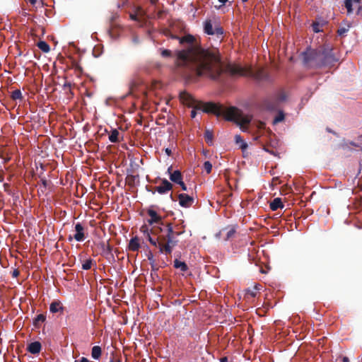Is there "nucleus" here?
I'll return each instance as SVG.
<instances>
[{"mask_svg": "<svg viewBox=\"0 0 362 362\" xmlns=\"http://www.w3.org/2000/svg\"><path fill=\"white\" fill-rule=\"evenodd\" d=\"M171 39L179 40L180 43L185 45L182 50L175 52L176 71L187 80L194 76L216 78L221 71L220 57L209 49H203L194 36L187 35L180 37L170 34Z\"/></svg>", "mask_w": 362, "mask_h": 362, "instance_id": "obj_1", "label": "nucleus"}, {"mask_svg": "<svg viewBox=\"0 0 362 362\" xmlns=\"http://www.w3.org/2000/svg\"><path fill=\"white\" fill-rule=\"evenodd\" d=\"M303 57L305 66L311 69L332 67L338 61L332 49L329 47L308 49L303 53Z\"/></svg>", "mask_w": 362, "mask_h": 362, "instance_id": "obj_2", "label": "nucleus"}, {"mask_svg": "<svg viewBox=\"0 0 362 362\" xmlns=\"http://www.w3.org/2000/svg\"><path fill=\"white\" fill-rule=\"evenodd\" d=\"M220 67L221 71L216 78H211L214 81H221L226 74H229L232 76H250L252 77L259 81H271V77L269 74L265 71L264 68H257L253 69L251 66L250 67H242L239 65L228 64L226 66H223V63L220 60Z\"/></svg>", "mask_w": 362, "mask_h": 362, "instance_id": "obj_3", "label": "nucleus"}, {"mask_svg": "<svg viewBox=\"0 0 362 362\" xmlns=\"http://www.w3.org/2000/svg\"><path fill=\"white\" fill-rule=\"evenodd\" d=\"M180 100L184 105L194 107L197 110H202L206 113H212L220 116L223 113V107L214 103H204L197 100L191 94L186 91H182L179 95Z\"/></svg>", "mask_w": 362, "mask_h": 362, "instance_id": "obj_4", "label": "nucleus"}, {"mask_svg": "<svg viewBox=\"0 0 362 362\" xmlns=\"http://www.w3.org/2000/svg\"><path fill=\"white\" fill-rule=\"evenodd\" d=\"M185 226H182L180 227L179 225L173 226L172 223H167L165 229V234H161V240H165V245L162 247L160 249L161 253L165 255L171 254L173 249L177 245L178 240H176V237L179 236L185 233Z\"/></svg>", "mask_w": 362, "mask_h": 362, "instance_id": "obj_5", "label": "nucleus"}, {"mask_svg": "<svg viewBox=\"0 0 362 362\" xmlns=\"http://www.w3.org/2000/svg\"><path fill=\"white\" fill-rule=\"evenodd\" d=\"M204 31L209 35L220 37L223 34V29L216 16L207 18L204 22Z\"/></svg>", "mask_w": 362, "mask_h": 362, "instance_id": "obj_6", "label": "nucleus"}, {"mask_svg": "<svg viewBox=\"0 0 362 362\" xmlns=\"http://www.w3.org/2000/svg\"><path fill=\"white\" fill-rule=\"evenodd\" d=\"M226 118L228 121H234L241 125L250 122V118L241 115L235 107H230L226 112Z\"/></svg>", "mask_w": 362, "mask_h": 362, "instance_id": "obj_7", "label": "nucleus"}, {"mask_svg": "<svg viewBox=\"0 0 362 362\" xmlns=\"http://www.w3.org/2000/svg\"><path fill=\"white\" fill-rule=\"evenodd\" d=\"M160 181H161L160 185L158 186H156L155 187V190L152 191L153 194H155V192H157L158 193H159L160 194H164L173 189V185L168 180H166L165 178H163V179H161Z\"/></svg>", "mask_w": 362, "mask_h": 362, "instance_id": "obj_8", "label": "nucleus"}, {"mask_svg": "<svg viewBox=\"0 0 362 362\" xmlns=\"http://www.w3.org/2000/svg\"><path fill=\"white\" fill-rule=\"evenodd\" d=\"M147 214L151 218L150 219L148 220V223L150 225L158 223L164 226V223L162 221V217L159 214H158V213L155 210L150 208L147 210Z\"/></svg>", "mask_w": 362, "mask_h": 362, "instance_id": "obj_9", "label": "nucleus"}, {"mask_svg": "<svg viewBox=\"0 0 362 362\" xmlns=\"http://www.w3.org/2000/svg\"><path fill=\"white\" fill-rule=\"evenodd\" d=\"M178 200L180 205L185 208L190 207L194 203V198L187 194H180Z\"/></svg>", "mask_w": 362, "mask_h": 362, "instance_id": "obj_10", "label": "nucleus"}, {"mask_svg": "<svg viewBox=\"0 0 362 362\" xmlns=\"http://www.w3.org/2000/svg\"><path fill=\"white\" fill-rule=\"evenodd\" d=\"M262 106L267 110L274 111L278 109L279 101L274 98L266 99L263 101Z\"/></svg>", "mask_w": 362, "mask_h": 362, "instance_id": "obj_11", "label": "nucleus"}, {"mask_svg": "<svg viewBox=\"0 0 362 362\" xmlns=\"http://www.w3.org/2000/svg\"><path fill=\"white\" fill-rule=\"evenodd\" d=\"M76 234L74 235V239L78 242H81L85 239L84 228L81 223H77L75 225Z\"/></svg>", "mask_w": 362, "mask_h": 362, "instance_id": "obj_12", "label": "nucleus"}, {"mask_svg": "<svg viewBox=\"0 0 362 362\" xmlns=\"http://www.w3.org/2000/svg\"><path fill=\"white\" fill-rule=\"evenodd\" d=\"M148 240L155 247H158L159 248V252H160V249L163 245H165V240H161V235H160L156 239H153L151 238L149 233H147Z\"/></svg>", "mask_w": 362, "mask_h": 362, "instance_id": "obj_13", "label": "nucleus"}, {"mask_svg": "<svg viewBox=\"0 0 362 362\" xmlns=\"http://www.w3.org/2000/svg\"><path fill=\"white\" fill-rule=\"evenodd\" d=\"M42 345L39 341H34L29 344L27 346V351L32 354H37L40 352Z\"/></svg>", "mask_w": 362, "mask_h": 362, "instance_id": "obj_14", "label": "nucleus"}, {"mask_svg": "<svg viewBox=\"0 0 362 362\" xmlns=\"http://www.w3.org/2000/svg\"><path fill=\"white\" fill-rule=\"evenodd\" d=\"M65 308L59 300L53 301L49 305V311L52 313L60 312L62 313Z\"/></svg>", "mask_w": 362, "mask_h": 362, "instance_id": "obj_15", "label": "nucleus"}, {"mask_svg": "<svg viewBox=\"0 0 362 362\" xmlns=\"http://www.w3.org/2000/svg\"><path fill=\"white\" fill-rule=\"evenodd\" d=\"M141 247L140 240L137 236L132 238L129 243L128 249L129 250L136 252L139 251Z\"/></svg>", "mask_w": 362, "mask_h": 362, "instance_id": "obj_16", "label": "nucleus"}, {"mask_svg": "<svg viewBox=\"0 0 362 362\" xmlns=\"http://www.w3.org/2000/svg\"><path fill=\"white\" fill-rule=\"evenodd\" d=\"M284 206L281 198H275L269 205L271 210L276 211L278 209H283Z\"/></svg>", "mask_w": 362, "mask_h": 362, "instance_id": "obj_17", "label": "nucleus"}, {"mask_svg": "<svg viewBox=\"0 0 362 362\" xmlns=\"http://www.w3.org/2000/svg\"><path fill=\"white\" fill-rule=\"evenodd\" d=\"M170 179L172 182L175 183L181 182L182 180V175L180 170H175L173 173H170Z\"/></svg>", "mask_w": 362, "mask_h": 362, "instance_id": "obj_18", "label": "nucleus"}, {"mask_svg": "<svg viewBox=\"0 0 362 362\" xmlns=\"http://www.w3.org/2000/svg\"><path fill=\"white\" fill-rule=\"evenodd\" d=\"M174 267L180 269L182 272H185L188 270V266L185 262H181L177 259L174 261Z\"/></svg>", "mask_w": 362, "mask_h": 362, "instance_id": "obj_19", "label": "nucleus"}, {"mask_svg": "<svg viewBox=\"0 0 362 362\" xmlns=\"http://www.w3.org/2000/svg\"><path fill=\"white\" fill-rule=\"evenodd\" d=\"M119 131L116 129H114L111 131L110 134H109V140L112 143H118L119 141Z\"/></svg>", "mask_w": 362, "mask_h": 362, "instance_id": "obj_20", "label": "nucleus"}, {"mask_svg": "<svg viewBox=\"0 0 362 362\" xmlns=\"http://www.w3.org/2000/svg\"><path fill=\"white\" fill-rule=\"evenodd\" d=\"M102 354V349L101 347L99 346H94L92 348L91 351V356L93 358L98 360L100 358Z\"/></svg>", "mask_w": 362, "mask_h": 362, "instance_id": "obj_21", "label": "nucleus"}, {"mask_svg": "<svg viewBox=\"0 0 362 362\" xmlns=\"http://www.w3.org/2000/svg\"><path fill=\"white\" fill-rule=\"evenodd\" d=\"M46 320V316L43 314H40L36 316V317L33 320V325L35 327H38L40 324L45 322Z\"/></svg>", "mask_w": 362, "mask_h": 362, "instance_id": "obj_22", "label": "nucleus"}, {"mask_svg": "<svg viewBox=\"0 0 362 362\" xmlns=\"http://www.w3.org/2000/svg\"><path fill=\"white\" fill-rule=\"evenodd\" d=\"M38 48L43 52L47 53L50 50L49 45L45 41H40L37 43Z\"/></svg>", "mask_w": 362, "mask_h": 362, "instance_id": "obj_23", "label": "nucleus"}, {"mask_svg": "<svg viewBox=\"0 0 362 362\" xmlns=\"http://www.w3.org/2000/svg\"><path fill=\"white\" fill-rule=\"evenodd\" d=\"M213 138L214 136L212 132H211L209 129H206L204 132V139L206 140V142L208 144L211 145L213 143Z\"/></svg>", "mask_w": 362, "mask_h": 362, "instance_id": "obj_24", "label": "nucleus"}, {"mask_svg": "<svg viewBox=\"0 0 362 362\" xmlns=\"http://www.w3.org/2000/svg\"><path fill=\"white\" fill-rule=\"evenodd\" d=\"M11 98L13 100H23V95H22V93H21V90L16 89V90H13L11 93Z\"/></svg>", "mask_w": 362, "mask_h": 362, "instance_id": "obj_25", "label": "nucleus"}, {"mask_svg": "<svg viewBox=\"0 0 362 362\" xmlns=\"http://www.w3.org/2000/svg\"><path fill=\"white\" fill-rule=\"evenodd\" d=\"M285 115L282 110H279L278 115L275 117V118L273 120V124H276L281 122H283L284 120Z\"/></svg>", "mask_w": 362, "mask_h": 362, "instance_id": "obj_26", "label": "nucleus"}, {"mask_svg": "<svg viewBox=\"0 0 362 362\" xmlns=\"http://www.w3.org/2000/svg\"><path fill=\"white\" fill-rule=\"evenodd\" d=\"M159 51L161 57L163 58H171L173 57V52L170 49L160 48Z\"/></svg>", "mask_w": 362, "mask_h": 362, "instance_id": "obj_27", "label": "nucleus"}, {"mask_svg": "<svg viewBox=\"0 0 362 362\" xmlns=\"http://www.w3.org/2000/svg\"><path fill=\"white\" fill-rule=\"evenodd\" d=\"M235 141L236 144H240V148L242 149H245L247 147V144L244 142L243 139H242L240 135H235Z\"/></svg>", "mask_w": 362, "mask_h": 362, "instance_id": "obj_28", "label": "nucleus"}, {"mask_svg": "<svg viewBox=\"0 0 362 362\" xmlns=\"http://www.w3.org/2000/svg\"><path fill=\"white\" fill-rule=\"evenodd\" d=\"M93 261L90 258L86 259L82 264V269L83 270H88V269H90L91 268L92 265H93Z\"/></svg>", "mask_w": 362, "mask_h": 362, "instance_id": "obj_29", "label": "nucleus"}, {"mask_svg": "<svg viewBox=\"0 0 362 362\" xmlns=\"http://www.w3.org/2000/svg\"><path fill=\"white\" fill-rule=\"evenodd\" d=\"M350 27L351 25L349 23H346V26L340 27L337 30L338 35L340 36L344 35L349 30Z\"/></svg>", "mask_w": 362, "mask_h": 362, "instance_id": "obj_30", "label": "nucleus"}, {"mask_svg": "<svg viewBox=\"0 0 362 362\" xmlns=\"http://www.w3.org/2000/svg\"><path fill=\"white\" fill-rule=\"evenodd\" d=\"M354 0H345L344 5L345 7L347 9V14H351L353 12L352 9V5H353Z\"/></svg>", "mask_w": 362, "mask_h": 362, "instance_id": "obj_31", "label": "nucleus"}, {"mask_svg": "<svg viewBox=\"0 0 362 362\" xmlns=\"http://www.w3.org/2000/svg\"><path fill=\"white\" fill-rule=\"evenodd\" d=\"M235 233H236V230L234 227L230 228L226 233V237L225 238V240H228L230 238H232L234 236V235L235 234Z\"/></svg>", "mask_w": 362, "mask_h": 362, "instance_id": "obj_32", "label": "nucleus"}, {"mask_svg": "<svg viewBox=\"0 0 362 362\" xmlns=\"http://www.w3.org/2000/svg\"><path fill=\"white\" fill-rule=\"evenodd\" d=\"M322 26V25L318 22H313L312 24L313 30L315 33H319V32L322 31V29H321Z\"/></svg>", "mask_w": 362, "mask_h": 362, "instance_id": "obj_33", "label": "nucleus"}, {"mask_svg": "<svg viewBox=\"0 0 362 362\" xmlns=\"http://www.w3.org/2000/svg\"><path fill=\"white\" fill-rule=\"evenodd\" d=\"M103 252L105 254V255H109V254H111L112 252V246L110 245V244H103Z\"/></svg>", "mask_w": 362, "mask_h": 362, "instance_id": "obj_34", "label": "nucleus"}, {"mask_svg": "<svg viewBox=\"0 0 362 362\" xmlns=\"http://www.w3.org/2000/svg\"><path fill=\"white\" fill-rule=\"evenodd\" d=\"M204 168L205 171L209 174L212 170V164L209 161H205L204 163Z\"/></svg>", "mask_w": 362, "mask_h": 362, "instance_id": "obj_35", "label": "nucleus"}, {"mask_svg": "<svg viewBox=\"0 0 362 362\" xmlns=\"http://www.w3.org/2000/svg\"><path fill=\"white\" fill-rule=\"evenodd\" d=\"M142 11H143L142 8L141 7H138L136 8V13L130 14L131 19L134 20V21H137L138 20L137 15L141 13Z\"/></svg>", "mask_w": 362, "mask_h": 362, "instance_id": "obj_36", "label": "nucleus"}, {"mask_svg": "<svg viewBox=\"0 0 362 362\" xmlns=\"http://www.w3.org/2000/svg\"><path fill=\"white\" fill-rule=\"evenodd\" d=\"M246 294L252 298H255L257 296V292L253 288H248L246 291Z\"/></svg>", "mask_w": 362, "mask_h": 362, "instance_id": "obj_37", "label": "nucleus"}, {"mask_svg": "<svg viewBox=\"0 0 362 362\" xmlns=\"http://www.w3.org/2000/svg\"><path fill=\"white\" fill-rule=\"evenodd\" d=\"M148 259L150 261V263L151 262H155V259H153V253L150 251L148 254Z\"/></svg>", "mask_w": 362, "mask_h": 362, "instance_id": "obj_38", "label": "nucleus"}, {"mask_svg": "<svg viewBox=\"0 0 362 362\" xmlns=\"http://www.w3.org/2000/svg\"><path fill=\"white\" fill-rule=\"evenodd\" d=\"M151 270L153 271V272H157L158 270V267L156 266V264H155V262H151Z\"/></svg>", "mask_w": 362, "mask_h": 362, "instance_id": "obj_39", "label": "nucleus"}, {"mask_svg": "<svg viewBox=\"0 0 362 362\" xmlns=\"http://www.w3.org/2000/svg\"><path fill=\"white\" fill-rule=\"evenodd\" d=\"M20 274V272L17 269H15L13 272H12V276L13 278H16L19 276Z\"/></svg>", "mask_w": 362, "mask_h": 362, "instance_id": "obj_40", "label": "nucleus"}, {"mask_svg": "<svg viewBox=\"0 0 362 362\" xmlns=\"http://www.w3.org/2000/svg\"><path fill=\"white\" fill-rule=\"evenodd\" d=\"M177 184H178L179 185H180V187H181V188H182V189L183 191H187V186H186V185L183 182V181H182V180H181V182H178Z\"/></svg>", "mask_w": 362, "mask_h": 362, "instance_id": "obj_41", "label": "nucleus"}, {"mask_svg": "<svg viewBox=\"0 0 362 362\" xmlns=\"http://www.w3.org/2000/svg\"><path fill=\"white\" fill-rule=\"evenodd\" d=\"M43 187L46 188L48 185V181L45 178H41L40 180Z\"/></svg>", "mask_w": 362, "mask_h": 362, "instance_id": "obj_42", "label": "nucleus"}, {"mask_svg": "<svg viewBox=\"0 0 362 362\" xmlns=\"http://www.w3.org/2000/svg\"><path fill=\"white\" fill-rule=\"evenodd\" d=\"M74 362H89V361L88 358H86L85 357H82L78 360H76Z\"/></svg>", "mask_w": 362, "mask_h": 362, "instance_id": "obj_43", "label": "nucleus"}, {"mask_svg": "<svg viewBox=\"0 0 362 362\" xmlns=\"http://www.w3.org/2000/svg\"><path fill=\"white\" fill-rule=\"evenodd\" d=\"M262 288V286L259 284H257L254 286V287L252 288L256 292L259 290H260Z\"/></svg>", "mask_w": 362, "mask_h": 362, "instance_id": "obj_44", "label": "nucleus"}, {"mask_svg": "<svg viewBox=\"0 0 362 362\" xmlns=\"http://www.w3.org/2000/svg\"><path fill=\"white\" fill-rule=\"evenodd\" d=\"M279 102V101H283L285 100V95L284 94H280L278 97V98L276 99Z\"/></svg>", "mask_w": 362, "mask_h": 362, "instance_id": "obj_45", "label": "nucleus"}, {"mask_svg": "<svg viewBox=\"0 0 362 362\" xmlns=\"http://www.w3.org/2000/svg\"><path fill=\"white\" fill-rule=\"evenodd\" d=\"M192 108H193V110L191 112V117L192 118H194L197 115V112H196L197 109H195L194 107H192Z\"/></svg>", "mask_w": 362, "mask_h": 362, "instance_id": "obj_46", "label": "nucleus"}, {"mask_svg": "<svg viewBox=\"0 0 362 362\" xmlns=\"http://www.w3.org/2000/svg\"><path fill=\"white\" fill-rule=\"evenodd\" d=\"M165 153H166L168 156H171V155H172V151H171L170 148H166L165 149Z\"/></svg>", "mask_w": 362, "mask_h": 362, "instance_id": "obj_47", "label": "nucleus"}, {"mask_svg": "<svg viewBox=\"0 0 362 362\" xmlns=\"http://www.w3.org/2000/svg\"><path fill=\"white\" fill-rule=\"evenodd\" d=\"M70 88H71V84L69 83H66L64 85V90L69 89Z\"/></svg>", "mask_w": 362, "mask_h": 362, "instance_id": "obj_48", "label": "nucleus"}, {"mask_svg": "<svg viewBox=\"0 0 362 362\" xmlns=\"http://www.w3.org/2000/svg\"><path fill=\"white\" fill-rule=\"evenodd\" d=\"M357 15L362 16V6H359L357 10Z\"/></svg>", "mask_w": 362, "mask_h": 362, "instance_id": "obj_49", "label": "nucleus"}, {"mask_svg": "<svg viewBox=\"0 0 362 362\" xmlns=\"http://www.w3.org/2000/svg\"><path fill=\"white\" fill-rule=\"evenodd\" d=\"M342 362H349V359L346 356H344L342 358Z\"/></svg>", "mask_w": 362, "mask_h": 362, "instance_id": "obj_50", "label": "nucleus"}, {"mask_svg": "<svg viewBox=\"0 0 362 362\" xmlns=\"http://www.w3.org/2000/svg\"><path fill=\"white\" fill-rule=\"evenodd\" d=\"M220 362H228V358L226 357H223L221 358Z\"/></svg>", "mask_w": 362, "mask_h": 362, "instance_id": "obj_51", "label": "nucleus"}, {"mask_svg": "<svg viewBox=\"0 0 362 362\" xmlns=\"http://www.w3.org/2000/svg\"><path fill=\"white\" fill-rule=\"evenodd\" d=\"M29 2L32 4V5H35L37 2V0H28Z\"/></svg>", "mask_w": 362, "mask_h": 362, "instance_id": "obj_52", "label": "nucleus"}, {"mask_svg": "<svg viewBox=\"0 0 362 362\" xmlns=\"http://www.w3.org/2000/svg\"><path fill=\"white\" fill-rule=\"evenodd\" d=\"M218 1L221 3L222 5H224L228 1V0H218Z\"/></svg>", "mask_w": 362, "mask_h": 362, "instance_id": "obj_53", "label": "nucleus"}, {"mask_svg": "<svg viewBox=\"0 0 362 362\" xmlns=\"http://www.w3.org/2000/svg\"><path fill=\"white\" fill-rule=\"evenodd\" d=\"M76 69H77V70H78L80 71H82L81 67L79 65H78V64L76 65Z\"/></svg>", "mask_w": 362, "mask_h": 362, "instance_id": "obj_54", "label": "nucleus"}, {"mask_svg": "<svg viewBox=\"0 0 362 362\" xmlns=\"http://www.w3.org/2000/svg\"><path fill=\"white\" fill-rule=\"evenodd\" d=\"M151 4H156L158 0H149Z\"/></svg>", "mask_w": 362, "mask_h": 362, "instance_id": "obj_55", "label": "nucleus"}, {"mask_svg": "<svg viewBox=\"0 0 362 362\" xmlns=\"http://www.w3.org/2000/svg\"><path fill=\"white\" fill-rule=\"evenodd\" d=\"M354 1L355 3L359 4V3H360V1H361V0H354Z\"/></svg>", "mask_w": 362, "mask_h": 362, "instance_id": "obj_56", "label": "nucleus"}, {"mask_svg": "<svg viewBox=\"0 0 362 362\" xmlns=\"http://www.w3.org/2000/svg\"><path fill=\"white\" fill-rule=\"evenodd\" d=\"M146 189H147L148 191H151V189H150V187L147 185V186H146Z\"/></svg>", "mask_w": 362, "mask_h": 362, "instance_id": "obj_57", "label": "nucleus"}, {"mask_svg": "<svg viewBox=\"0 0 362 362\" xmlns=\"http://www.w3.org/2000/svg\"><path fill=\"white\" fill-rule=\"evenodd\" d=\"M69 240H72V237H71V236H69Z\"/></svg>", "mask_w": 362, "mask_h": 362, "instance_id": "obj_58", "label": "nucleus"}, {"mask_svg": "<svg viewBox=\"0 0 362 362\" xmlns=\"http://www.w3.org/2000/svg\"><path fill=\"white\" fill-rule=\"evenodd\" d=\"M170 170H171V167H170V168L168 169V171L170 173Z\"/></svg>", "mask_w": 362, "mask_h": 362, "instance_id": "obj_59", "label": "nucleus"}, {"mask_svg": "<svg viewBox=\"0 0 362 362\" xmlns=\"http://www.w3.org/2000/svg\"><path fill=\"white\" fill-rule=\"evenodd\" d=\"M243 1H246L247 0H243Z\"/></svg>", "mask_w": 362, "mask_h": 362, "instance_id": "obj_60", "label": "nucleus"}, {"mask_svg": "<svg viewBox=\"0 0 362 362\" xmlns=\"http://www.w3.org/2000/svg\"><path fill=\"white\" fill-rule=\"evenodd\" d=\"M110 362H113V361H112V360H111V361H110Z\"/></svg>", "mask_w": 362, "mask_h": 362, "instance_id": "obj_61", "label": "nucleus"}, {"mask_svg": "<svg viewBox=\"0 0 362 362\" xmlns=\"http://www.w3.org/2000/svg\"><path fill=\"white\" fill-rule=\"evenodd\" d=\"M117 362H119V361H118Z\"/></svg>", "mask_w": 362, "mask_h": 362, "instance_id": "obj_62", "label": "nucleus"}]
</instances>
